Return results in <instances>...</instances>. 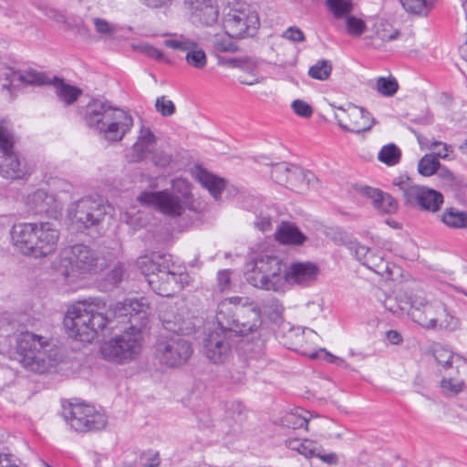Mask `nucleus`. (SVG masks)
Returning <instances> with one entry per match:
<instances>
[{
  "instance_id": "79ce46f5",
  "label": "nucleus",
  "mask_w": 467,
  "mask_h": 467,
  "mask_svg": "<svg viewBox=\"0 0 467 467\" xmlns=\"http://www.w3.org/2000/svg\"><path fill=\"white\" fill-rule=\"evenodd\" d=\"M400 150L395 144H388L381 148L378 159L388 166L396 165L400 160Z\"/></svg>"
},
{
  "instance_id": "72a5a7b5",
  "label": "nucleus",
  "mask_w": 467,
  "mask_h": 467,
  "mask_svg": "<svg viewBox=\"0 0 467 467\" xmlns=\"http://www.w3.org/2000/svg\"><path fill=\"white\" fill-rule=\"evenodd\" d=\"M16 137L14 132L13 124L6 119L0 120V151L7 153L16 151Z\"/></svg>"
},
{
  "instance_id": "0e129e2a",
  "label": "nucleus",
  "mask_w": 467,
  "mask_h": 467,
  "mask_svg": "<svg viewBox=\"0 0 467 467\" xmlns=\"http://www.w3.org/2000/svg\"><path fill=\"white\" fill-rule=\"evenodd\" d=\"M123 275V265L121 264H118L107 275V281L112 285H116L122 280Z\"/></svg>"
},
{
  "instance_id": "c756f323",
  "label": "nucleus",
  "mask_w": 467,
  "mask_h": 467,
  "mask_svg": "<svg viewBox=\"0 0 467 467\" xmlns=\"http://www.w3.org/2000/svg\"><path fill=\"white\" fill-rule=\"evenodd\" d=\"M275 238L285 244H302L306 237L291 223L283 222L275 233Z\"/></svg>"
},
{
  "instance_id": "0eeeda50",
  "label": "nucleus",
  "mask_w": 467,
  "mask_h": 467,
  "mask_svg": "<svg viewBox=\"0 0 467 467\" xmlns=\"http://www.w3.org/2000/svg\"><path fill=\"white\" fill-rule=\"evenodd\" d=\"M109 259L85 244H75L61 254L60 271L68 284L97 274L106 268Z\"/></svg>"
},
{
  "instance_id": "412c9836",
  "label": "nucleus",
  "mask_w": 467,
  "mask_h": 467,
  "mask_svg": "<svg viewBox=\"0 0 467 467\" xmlns=\"http://www.w3.org/2000/svg\"><path fill=\"white\" fill-rule=\"evenodd\" d=\"M5 80L7 83L3 85V88L8 90L11 95L25 86H42L50 83L46 75L35 70H9L5 73Z\"/></svg>"
},
{
  "instance_id": "aec40b11",
  "label": "nucleus",
  "mask_w": 467,
  "mask_h": 467,
  "mask_svg": "<svg viewBox=\"0 0 467 467\" xmlns=\"http://www.w3.org/2000/svg\"><path fill=\"white\" fill-rule=\"evenodd\" d=\"M319 273V267L314 263L293 262L285 269L287 290L291 285L310 286L317 281Z\"/></svg>"
},
{
  "instance_id": "bf43d9fd",
  "label": "nucleus",
  "mask_w": 467,
  "mask_h": 467,
  "mask_svg": "<svg viewBox=\"0 0 467 467\" xmlns=\"http://www.w3.org/2000/svg\"><path fill=\"white\" fill-rule=\"evenodd\" d=\"M231 275L230 270H220L217 274V288L220 292L223 293L231 289Z\"/></svg>"
},
{
  "instance_id": "cd10ccee",
  "label": "nucleus",
  "mask_w": 467,
  "mask_h": 467,
  "mask_svg": "<svg viewBox=\"0 0 467 467\" xmlns=\"http://www.w3.org/2000/svg\"><path fill=\"white\" fill-rule=\"evenodd\" d=\"M317 181V180L313 172L306 171L298 166L292 165L289 180L285 186L301 193L306 190L314 187Z\"/></svg>"
},
{
  "instance_id": "052dcab7",
  "label": "nucleus",
  "mask_w": 467,
  "mask_h": 467,
  "mask_svg": "<svg viewBox=\"0 0 467 467\" xmlns=\"http://www.w3.org/2000/svg\"><path fill=\"white\" fill-rule=\"evenodd\" d=\"M319 445L308 439L303 440L299 454L306 458L315 457L317 454Z\"/></svg>"
},
{
  "instance_id": "603ef678",
  "label": "nucleus",
  "mask_w": 467,
  "mask_h": 467,
  "mask_svg": "<svg viewBox=\"0 0 467 467\" xmlns=\"http://www.w3.org/2000/svg\"><path fill=\"white\" fill-rule=\"evenodd\" d=\"M441 314L444 316V319L441 321V329L454 331L459 327L460 320L448 310L445 304L441 307Z\"/></svg>"
},
{
  "instance_id": "e433bc0d",
  "label": "nucleus",
  "mask_w": 467,
  "mask_h": 467,
  "mask_svg": "<svg viewBox=\"0 0 467 467\" xmlns=\"http://www.w3.org/2000/svg\"><path fill=\"white\" fill-rule=\"evenodd\" d=\"M467 378L464 379V380H458V379H456L452 374H448L441 380L440 388L444 395L450 397L456 396L467 388L465 386Z\"/></svg>"
},
{
  "instance_id": "f704fd0d",
  "label": "nucleus",
  "mask_w": 467,
  "mask_h": 467,
  "mask_svg": "<svg viewBox=\"0 0 467 467\" xmlns=\"http://www.w3.org/2000/svg\"><path fill=\"white\" fill-rule=\"evenodd\" d=\"M365 265L380 275L389 276L392 275V265L387 262L381 252H371L366 258Z\"/></svg>"
},
{
  "instance_id": "2f4dec72",
  "label": "nucleus",
  "mask_w": 467,
  "mask_h": 467,
  "mask_svg": "<svg viewBox=\"0 0 467 467\" xmlns=\"http://www.w3.org/2000/svg\"><path fill=\"white\" fill-rule=\"evenodd\" d=\"M224 30L223 34L207 33L205 39L212 45L216 52L235 53L238 50L237 45L232 40Z\"/></svg>"
},
{
  "instance_id": "dca6fc26",
  "label": "nucleus",
  "mask_w": 467,
  "mask_h": 467,
  "mask_svg": "<svg viewBox=\"0 0 467 467\" xmlns=\"http://www.w3.org/2000/svg\"><path fill=\"white\" fill-rule=\"evenodd\" d=\"M66 420L76 431H90L103 429L107 417L94 406L83 403L71 404Z\"/></svg>"
},
{
  "instance_id": "20e7f679",
  "label": "nucleus",
  "mask_w": 467,
  "mask_h": 467,
  "mask_svg": "<svg viewBox=\"0 0 467 467\" xmlns=\"http://www.w3.org/2000/svg\"><path fill=\"white\" fill-rule=\"evenodd\" d=\"M11 243L21 254L44 258L57 251L59 230L50 222L20 223L13 225Z\"/></svg>"
},
{
  "instance_id": "f03ea898",
  "label": "nucleus",
  "mask_w": 467,
  "mask_h": 467,
  "mask_svg": "<svg viewBox=\"0 0 467 467\" xmlns=\"http://www.w3.org/2000/svg\"><path fill=\"white\" fill-rule=\"evenodd\" d=\"M164 328L173 335L162 337L157 344V356L169 367L184 365L192 355V345L182 337L194 330L188 310L184 307L169 306L161 316Z\"/></svg>"
},
{
  "instance_id": "b1692460",
  "label": "nucleus",
  "mask_w": 467,
  "mask_h": 467,
  "mask_svg": "<svg viewBox=\"0 0 467 467\" xmlns=\"http://www.w3.org/2000/svg\"><path fill=\"white\" fill-rule=\"evenodd\" d=\"M360 195L372 201L374 207L384 213H392L398 209L397 201L389 194L369 186H361L358 189Z\"/></svg>"
},
{
  "instance_id": "c85d7f7f",
  "label": "nucleus",
  "mask_w": 467,
  "mask_h": 467,
  "mask_svg": "<svg viewBox=\"0 0 467 467\" xmlns=\"http://www.w3.org/2000/svg\"><path fill=\"white\" fill-rule=\"evenodd\" d=\"M28 206L36 213H49L57 208L53 195L44 190H37L27 197Z\"/></svg>"
},
{
  "instance_id": "bb28decb",
  "label": "nucleus",
  "mask_w": 467,
  "mask_h": 467,
  "mask_svg": "<svg viewBox=\"0 0 467 467\" xmlns=\"http://www.w3.org/2000/svg\"><path fill=\"white\" fill-rule=\"evenodd\" d=\"M156 145V138L152 131L142 126L140 130L138 139L132 146V161H138L146 160L149 154L154 150Z\"/></svg>"
},
{
  "instance_id": "39448f33",
  "label": "nucleus",
  "mask_w": 467,
  "mask_h": 467,
  "mask_svg": "<svg viewBox=\"0 0 467 467\" xmlns=\"http://www.w3.org/2000/svg\"><path fill=\"white\" fill-rule=\"evenodd\" d=\"M137 266L145 275L150 288L161 296L174 295L189 281L187 274L176 271L170 254L154 252L140 256Z\"/></svg>"
},
{
  "instance_id": "09e8293b",
  "label": "nucleus",
  "mask_w": 467,
  "mask_h": 467,
  "mask_svg": "<svg viewBox=\"0 0 467 467\" xmlns=\"http://www.w3.org/2000/svg\"><path fill=\"white\" fill-rule=\"evenodd\" d=\"M290 169L292 165L285 162L275 164L272 166L271 177L276 183L285 186L289 180Z\"/></svg>"
},
{
  "instance_id": "5701e85b",
  "label": "nucleus",
  "mask_w": 467,
  "mask_h": 467,
  "mask_svg": "<svg viewBox=\"0 0 467 467\" xmlns=\"http://www.w3.org/2000/svg\"><path fill=\"white\" fill-rule=\"evenodd\" d=\"M192 17L205 26H213L218 22L219 11L213 0H191Z\"/></svg>"
},
{
  "instance_id": "6e6552de",
  "label": "nucleus",
  "mask_w": 467,
  "mask_h": 467,
  "mask_svg": "<svg viewBox=\"0 0 467 467\" xmlns=\"http://www.w3.org/2000/svg\"><path fill=\"white\" fill-rule=\"evenodd\" d=\"M16 352L26 369L44 373L55 365L57 349L47 339L30 333H22L17 338Z\"/></svg>"
},
{
  "instance_id": "ddd939ff",
  "label": "nucleus",
  "mask_w": 467,
  "mask_h": 467,
  "mask_svg": "<svg viewBox=\"0 0 467 467\" xmlns=\"http://www.w3.org/2000/svg\"><path fill=\"white\" fill-rule=\"evenodd\" d=\"M394 185L401 192L405 204L421 211L437 213L443 202V195L431 188L414 183L410 178L399 177Z\"/></svg>"
},
{
  "instance_id": "473e14b6",
  "label": "nucleus",
  "mask_w": 467,
  "mask_h": 467,
  "mask_svg": "<svg viewBox=\"0 0 467 467\" xmlns=\"http://www.w3.org/2000/svg\"><path fill=\"white\" fill-rule=\"evenodd\" d=\"M439 217L441 222L450 228H467V213L456 208H446Z\"/></svg>"
},
{
  "instance_id": "c03bdc74",
  "label": "nucleus",
  "mask_w": 467,
  "mask_h": 467,
  "mask_svg": "<svg viewBox=\"0 0 467 467\" xmlns=\"http://www.w3.org/2000/svg\"><path fill=\"white\" fill-rule=\"evenodd\" d=\"M327 5L336 18H345L352 11V0H327Z\"/></svg>"
},
{
  "instance_id": "a211bd4d",
  "label": "nucleus",
  "mask_w": 467,
  "mask_h": 467,
  "mask_svg": "<svg viewBox=\"0 0 467 467\" xmlns=\"http://www.w3.org/2000/svg\"><path fill=\"white\" fill-rule=\"evenodd\" d=\"M334 116L341 129L353 133L368 131L375 123L368 110L353 104L337 107Z\"/></svg>"
},
{
  "instance_id": "ea45409f",
  "label": "nucleus",
  "mask_w": 467,
  "mask_h": 467,
  "mask_svg": "<svg viewBox=\"0 0 467 467\" xmlns=\"http://www.w3.org/2000/svg\"><path fill=\"white\" fill-rule=\"evenodd\" d=\"M185 60L190 67L196 69H203L207 65V56L198 42L185 55Z\"/></svg>"
},
{
  "instance_id": "de8ad7c7",
  "label": "nucleus",
  "mask_w": 467,
  "mask_h": 467,
  "mask_svg": "<svg viewBox=\"0 0 467 467\" xmlns=\"http://www.w3.org/2000/svg\"><path fill=\"white\" fill-rule=\"evenodd\" d=\"M332 71V65L328 60L317 61L310 67L308 75L310 78L317 80H326L328 78Z\"/></svg>"
},
{
  "instance_id": "8fccbe9b",
  "label": "nucleus",
  "mask_w": 467,
  "mask_h": 467,
  "mask_svg": "<svg viewBox=\"0 0 467 467\" xmlns=\"http://www.w3.org/2000/svg\"><path fill=\"white\" fill-rule=\"evenodd\" d=\"M448 370V374H452L458 380H464L467 378V359L463 357L454 358V363ZM465 386L467 387V382Z\"/></svg>"
},
{
  "instance_id": "69168bd1",
  "label": "nucleus",
  "mask_w": 467,
  "mask_h": 467,
  "mask_svg": "<svg viewBox=\"0 0 467 467\" xmlns=\"http://www.w3.org/2000/svg\"><path fill=\"white\" fill-rule=\"evenodd\" d=\"M140 50L145 53L150 57H152L156 60H162L164 58V55L162 51L155 47H152L149 44H141L140 47Z\"/></svg>"
},
{
  "instance_id": "58836bf2",
  "label": "nucleus",
  "mask_w": 467,
  "mask_h": 467,
  "mask_svg": "<svg viewBox=\"0 0 467 467\" xmlns=\"http://www.w3.org/2000/svg\"><path fill=\"white\" fill-rule=\"evenodd\" d=\"M373 88L382 96L392 97L399 89L397 79L392 77H379L375 79Z\"/></svg>"
},
{
  "instance_id": "423d86ee",
  "label": "nucleus",
  "mask_w": 467,
  "mask_h": 467,
  "mask_svg": "<svg viewBox=\"0 0 467 467\" xmlns=\"http://www.w3.org/2000/svg\"><path fill=\"white\" fill-rule=\"evenodd\" d=\"M215 324L234 336H246L262 325L260 310L247 296H232L222 300L215 313Z\"/></svg>"
},
{
  "instance_id": "338daca9",
  "label": "nucleus",
  "mask_w": 467,
  "mask_h": 467,
  "mask_svg": "<svg viewBox=\"0 0 467 467\" xmlns=\"http://www.w3.org/2000/svg\"><path fill=\"white\" fill-rule=\"evenodd\" d=\"M351 251L355 254V256L357 259L362 263V265H365L366 258L369 256V254H371V250L368 249L367 246L362 244H356L353 247H351Z\"/></svg>"
},
{
  "instance_id": "f8f14e48",
  "label": "nucleus",
  "mask_w": 467,
  "mask_h": 467,
  "mask_svg": "<svg viewBox=\"0 0 467 467\" xmlns=\"http://www.w3.org/2000/svg\"><path fill=\"white\" fill-rule=\"evenodd\" d=\"M142 350V336L133 326L103 343L100 352L104 359L127 364L138 358Z\"/></svg>"
},
{
  "instance_id": "2eb2a0df",
  "label": "nucleus",
  "mask_w": 467,
  "mask_h": 467,
  "mask_svg": "<svg viewBox=\"0 0 467 467\" xmlns=\"http://www.w3.org/2000/svg\"><path fill=\"white\" fill-rule=\"evenodd\" d=\"M407 299L411 319L425 328H433L436 314L441 311L444 303L423 291H417Z\"/></svg>"
},
{
  "instance_id": "a19ab883",
  "label": "nucleus",
  "mask_w": 467,
  "mask_h": 467,
  "mask_svg": "<svg viewBox=\"0 0 467 467\" xmlns=\"http://www.w3.org/2000/svg\"><path fill=\"white\" fill-rule=\"evenodd\" d=\"M196 41L186 37L182 35H175L171 37L166 38L163 41V45L166 47L171 48L173 50H179L184 53H188L191 48L195 47Z\"/></svg>"
},
{
  "instance_id": "7ed1b4c3",
  "label": "nucleus",
  "mask_w": 467,
  "mask_h": 467,
  "mask_svg": "<svg viewBox=\"0 0 467 467\" xmlns=\"http://www.w3.org/2000/svg\"><path fill=\"white\" fill-rule=\"evenodd\" d=\"M80 115L87 127L109 142L120 141L134 124L130 112L103 98H91L80 109Z\"/></svg>"
},
{
  "instance_id": "5fc2aeb1",
  "label": "nucleus",
  "mask_w": 467,
  "mask_h": 467,
  "mask_svg": "<svg viewBox=\"0 0 467 467\" xmlns=\"http://www.w3.org/2000/svg\"><path fill=\"white\" fill-rule=\"evenodd\" d=\"M428 149L434 150L433 155L438 159H447L451 152H452V147L447 143L433 140L428 146Z\"/></svg>"
},
{
  "instance_id": "680f3d73",
  "label": "nucleus",
  "mask_w": 467,
  "mask_h": 467,
  "mask_svg": "<svg viewBox=\"0 0 467 467\" xmlns=\"http://www.w3.org/2000/svg\"><path fill=\"white\" fill-rule=\"evenodd\" d=\"M141 461L143 467H159L161 464L160 454L156 451L144 452Z\"/></svg>"
},
{
  "instance_id": "774afa93",
  "label": "nucleus",
  "mask_w": 467,
  "mask_h": 467,
  "mask_svg": "<svg viewBox=\"0 0 467 467\" xmlns=\"http://www.w3.org/2000/svg\"><path fill=\"white\" fill-rule=\"evenodd\" d=\"M263 78L256 75L255 73H251L249 75H241L238 77V81L241 84L253 86L258 84L263 81Z\"/></svg>"
},
{
  "instance_id": "9d476101",
  "label": "nucleus",
  "mask_w": 467,
  "mask_h": 467,
  "mask_svg": "<svg viewBox=\"0 0 467 467\" xmlns=\"http://www.w3.org/2000/svg\"><path fill=\"white\" fill-rule=\"evenodd\" d=\"M138 201L165 215L178 217L184 213L190 203V185L183 179H175L171 191L143 192L138 196Z\"/></svg>"
},
{
  "instance_id": "4468645a",
  "label": "nucleus",
  "mask_w": 467,
  "mask_h": 467,
  "mask_svg": "<svg viewBox=\"0 0 467 467\" xmlns=\"http://www.w3.org/2000/svg\"><path fill=\"white\" fill-rule=\"evenodd\" d=\"M111 209L101 200L83 198L69 205L67 218L72 227L83 231L99 225Z\"/></svg>"
},
{
  "instance_id": "c9c22d12",
  "label": "nucleus",
  "mask_w": 467,
  "mask_h": 467,
  "mask_svg": "<svg viewBox=\"0 0 467 467\" xmlns=\"http://www.w3.org/2000/svg\"><path fill=\"white\" fill-rule=\"evenodd\" d=\"M400 3L410 15L427 16L434 6L435 0H400Z\"/></svg>"
},
{
  "instance_id": "f257e3e1",
  "label": "nucleus",
  "mask_w": 467,
  "mask_h": 467,
  "mask_svg": "<svg viewBox=\"0 0 467 467\" xmlns=\"http://www.w3.org/2000/svg\"><path fill=\"white\" fill-rule=\"evenodd\" d=\"M148 308L145 298L125 299L109 309H107L106 304L101 300L78 302L68 307L63 324L70 337L91 342L114 317H130L131 319L141 316L140 318L142 319Z\"/></svg>"
},
{
  "instance_id": "3c124183",
  "label": "nucleus",
  "mask_w": 467,
  "mask_h": 467,
  "mask_svg": "<svg viewBox=\"0 0 467 467\" xmlns=\"http://www.w3.org/2000/svg\"><path fill=\"white\" fill-rule=\"evenodd\" d=\"M147 160H150L155 166L164 168L171 163V155L155 147Z\"/></svg>"
},
{
  "instance_id": "393cba45",
  "label": "nucleus",
  "mask_w": 467,
  "mask_h": 467,
  "mask_svg": "<svg viewBox=\"0 0 467 467\" xmlns=\"http://www.w3.org/2000/svg\"><path fill=\"white\" fill-rule=\"evenodd\" d=\"M192 176L214 199H218L225 188V181L207 170L196 166L193 168Z\"/></svg>"
},
{
  "instance_id": "1a4fd4ad",
  "label": "nucleus",
  "mask_w": 467,
  "mask_h": 467,
  "mask_svg": "<svg viewBox=\"0 0 467 467\" xmlns=\"http://www.w3.org/2000/svg\"><path fill=\"white\" fill-rule=\"evenodd\" d=\"M246 281L254 287L285 293L287 291L285 269L281 259L268 254H260L251 263L245 273Z\"/></svg>"
},
{
  "instance_id": "4be33fe9",
  "label": "nucleus",
  "mask_w": 467,
  "mask_h": 467,
  "mask_svg": "<svg viewBox=\"0 0 467 467\" xmlns=\"http://www.w3.org/2000/svg\"><path fill=\"white\" fill-rule=\"evenodd\" d=\"M368 35L365 36L366 44L375 48L380 47L383 43L396 39L400 32L388 21L381 18H371Z\"/></svg>"
},
{
  "instance_id": "7c9ffc66",
  "label": "nucleus",
  "mask_w": 467,
  "mask_h": 467,
  "mask_svg": "<svg viewBox=\"0 0 467 467\" xmlns=\"http://www.w3.org/2000/svg\"><path fill=\"white\" fill-rule=\"evenodd\" d=\"M52 84L56 88L57 98L66 106L73 104L82 95L80 88L67 84L60 78H55Z\"/></svg>"
},
{
  "instance_id": "a878e982",
  "label": "nucleus",
  "mask_w": 467,
  "mask_h": 467,
  "mask_svg": "<svg viewBox=\"0 0 467 467\" xmlns=\"http://www.w3.org/2000/svg\"><path fill=\"white\" fill-rule=\"evenodd\" d=\"M3 177L11 180L23 179L27 173L26 164L22 162L16 151L3 153V162L0 165Z\"/></svg>"
},
{
  "instance_id": "37998d69",
  "label": "nucleus",
  "mask_w": 467,
  "mask_h": 467,
  "mask_svg": "<svg viewBox=\"0 0 467 467\" xmlns=\"http://www.w3.org/2000/svg\"><path fill=\"white\" fill-rule=\"evenodd\" d=\"M441 163L433 154H425L418 163V171L420 175L429 177L433 175L440 168Z\"/></svg>"
},
{
  "instance_id": "6e6d98bb",
  "label": "nucleus",
  "mask_w": 467,
  "mask_h": 467,
  "mask_svg": "<svg viewBox=\"0 0 467 467\" xmlns=\"http://www.w3.org/2000/svg\"><path fill=\"white\" fill-rule=\"evenodd\" d=\"M285 421L288 425H291L293 429H307L308 419L305 415H301L297 412H291L285 416Z\"/></svg>"
},
{
  "instance_id": "49530a36",
  "label": "nucleus",
  "mask_w": 467,
  "mask_h": 467,
  "mask_svg": "<svg viewBox=\"0 0 467 467\" xmlns=\"http://www.w3.org/2000/svg\"><path fill=\"white\" fill-rule=\"evenodd\" d=\"M433 356L439 365L446 369H449L454 363V358L461 357L458 354H454L450 349L437 346L433 349Z\"/></svg>"
},
{
  "instance_id": "9b49d317",
  "label": "nucleus",
  "mask_w": 467,
  "mask_h": 467,
  "mask_svg": "<svg viewBox=\"0 0 467 467\" xmlns=\"http://www.w3.org/2000/svg\"><path fill=\"white\" fill-rule=\"evenodd\" d=\"M223 29L232 37L253 36L259 26V17L246 3L234 0L222 10Z\"/></svg>"
},
{
  "instance_id": "4c0bfd02",
  "label": "nucleus",
  "mask_w": 467,
  "mask_h": 467,
  "mask_svg": "<svg viewBox=\"0 0 467 467\" xmlns=\"http://www.w3.org/2000/svg\"><path fill=\"white\" fill-rule=\"evenodd\" d=\"M257 309L260 310V313L263 312L271 319H277L281 317L284 312V306L281 302L277 298L272 296L264 299Z\"/></svg>"
},
{
  "instance_id": "864d4df0",
  "label": "nucleus",
  "mask_w": 467,
  "mask_h": 467,
  "mask_svg": "<svg viewBox=\"0 0 467 467\" xmlns=\"http://www.w3.org/2000/svg\"><path fill=\"white\" fill-rule=\"evenodd\" d=\"M155 108L156 110L163 117H170L175 112L174 103L165 96L157 98Z\"/></svg>"
},
{
  "instance_id": "a18cd8bd",
  "label": "nucleus",
  "mask_w": 467,
  "mask_h": 467,
  "mask_svg": "<svg viewBox=\"0 0 467 467\" xmlns=\"http://www.w3.org/2000/svg\"><path fill=\"white\" fill-rule=\"evenodd\" d=\"M346 19L347 32L353 36H360L370 27L369 21L365 23L362 19L348 15Z\"/></svg>"
},
{
  "instance_id": "4d7b16f0",
  "label": "nucleus",
  "mask_w": 467,
  "mask_h": 467,
  "mask_svg": "<svg viewBox=\"0 0 467 467\" xmlns=\"http://www.w3.org/2000/svg\"><path fill=\"white\" fill-rule=\"evenodd\" d=\"M294 112L302 118H310L313 114L311 106L302 99H296L291 104Z\"/></svg>"
},
{
  "instance_id": "f3484780",
  "label": "nucleus",
  "mask_w": 467,
  "mask_h": 467,
  "mask_svg": "<svg viewBox=\"0 0 467 467\" xmlns=\"http://www.w3.org/2000/svg\"><path fill=\"white\" fill-rule=\"evenodd\" d=\"M287 337L291 340L290 348L307 356L313 359L323 358L330 363H334L339 358L326 349L320 348L316 350L317 346L318 335L312 329L307 327L292 328Z\"/></svg>"
},
{
  "instance_id": "13d9d810",
  "label": "nucleus",
  "mask_w": 467,
  "mask_h": 467,
  "mask_svg": "<svg viewBox=\"0 0 467 467\" xmlns=\"http://www.w3.org/2000/svg\"><path fill=\"white\" fill-rule=\"evenodd\" d=\"M94 26L96 31L102 35L111 36L118 31V27L116 25L110 24L105 19L102 18H95Z\"/></svg>"
},
{
  "instance_id": "e2e57ef3",
  "label": "nucleus",
  "mask_w": 467,
  "mask_h": 467,
  "mask_svg": "<svg viewBox=\"0 0 467 467\" xmlns=\"http://www.w3.org/2000/svg\"><path fill=\"white\" fill-rule=\"evenodd\" d=\"M282 36L292 42H303L305 40L304 33L296 26H290L282 34Z\"/></svg>"
},
{
  "instance_id": "6ab92c4d",
  "label": "nucleus",
  "mask_w": 467,
  "mask_h": 467,
  "mask_svg": "<svg viewBox=\"0 0 467 467\" xmlns=\"http://www.w3.org/2000/svg\"><path fill=\"white\" fill-rule=\"evenodd\" d=\"M216 326L204 338V351L212 362L222 364L232 355V338L234 336L228 329Z\"/></svg>"
}]
</instances>
